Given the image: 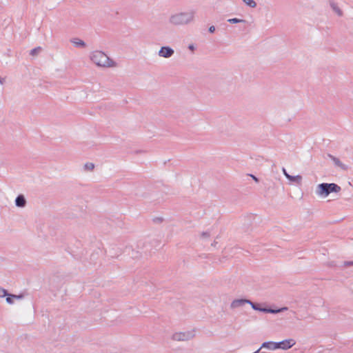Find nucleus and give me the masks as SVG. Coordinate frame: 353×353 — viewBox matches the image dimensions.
<instances>
[{
    "mask_svg": "<svg viewBox=\"0 0 353 353\" xmlns=\"http://www.w3.org/2000/svg\"><path fill=\"white\" fill-rule=\"evenodd\" d=\"M195 13L193 10L174 13L170 17L169 23L176 26L188 25L194 21Z\"/></svg>",
    "mask_w": 353,
    "mask_h": 353,
    "instance_id": "f257e3e1",
    "label": "nucleus"
},
{
    "mask_svg": "<svg viewBox=\"0 0 353 353\" xmlns=\"http://www.w3.org/2000/svg\"><path fill=\"white\" fill-rule=\"evenodd\" d=\"M90 59L97 66L109 68L114 66L115 63L110 59L103 52L96 50L91 53Z\"/></svg>",
    "mask_w": 353,
    "mask_h": 353,
    "instance_id": "f03ea898",
    "label": "nucleus"
},
{
    "mask_svg": "<svg viewBox=\"0 0 353 353\" xmlns=\"http://www.w3.org/2000/svg\"><path fill=\"white\" fill-rule=\"evenodd\" d=\"M295 344L294 339H285L279 342L266 341L262 343L261 350L266 348L270 350H274L277 349L288 350Z\"/></svg>",
    "mask_w": 353,
    "mask_h": 353,
    "instance_id": "7ed1b4c3",
    "label": "nucleus"
},
{
    "mask_svg": "<svg viewBox=\"0 0 353 353\" xmlns=\"http://www.w3.org/2000/svg\"><path fill=\"white\" fill-rule=\"evenodd\" d=\"M341 190V187L336 183H322L317 185L316 193V194H318L321 196L326 197L330 193H332V192L337 193V192H340Z\"/></svg>",
    "mask_w": 353,
    "mask_h": 353,
    "instance_id": "20e7f679",
    "label": "nucleus"
},
{
    "mask_svg": "<svg viewBox=\"0 0 353 353\" xmlns=\"http://www.w3.org/2000/svg\"><path fill=\"white\" fill-rule=\"evenodd\" d=\"M194 334L192 332H178L175 333L172 336V339L174 341H188L194 337Z\"/></svg>",
    "mask_w": 353,
    "mask_h": 353,
    "instance_id": "39448f33",
    "label": "nucleus"
},
{
    "mask_svg": "<svg viewBox=\"0 0 353 353\" xmlns=\"http://www.w3.org/2000/svg\"><path fill=\"white\" fill-rule=\"evenodd\" d=\"M174 53V50L170 46H162L159 51V56L163 58H170Z\"/></svg>",
    "mask_w": 353,
    "mask_h": 353,
    "instance_id": "423d86ee",
    "label": "nucleus"
},
{
    "mask_svg": "<svg viewBox=\"0 0 353 353\" xmlns=\"http://www.w3.org/2000/svg\"><path fill=\"white\" fill-rule=\"evenodd\" d=\"M250 300L246 299H234L230 305L231 308H236L243 306L245 303H249Z\"/></svg>",
    "mask_w": 353,
    "mask_h": 353,
    "instance_id": "0eeeda50",
    "label": "nucleus"
},
{
    "mask_svg": "<svg viewBox=\"0 0 353 353\" xmlns=\"http://www.w3.org/2000/svg\"><path fill=\"white\" fill-rule=\"evenodd\" d=\"M327 157H328L330 159H332V160L333 161V162L334 163V164H335L336 166H338V167L341 168L342 170H347L348 167H347L346 165L343 164V163L339 160V159H338V158L335 157L334 156H333V155H332V154H327Z\"/></svg>",
    "mask_w": 353,
    "mask_h": 353,
    "instance_id": "6e6552de",
    "label": "nucleus"
},
{
    "mask_svg": "<svg viewBox=\"0 0 353 353\" xmlns=\"http://www.w3.org/2000/svg\"><path fill=\"white\" fill-rule=\"evenodd\" d=\"M15 205L19 208H24L26 205V200L23 194H19L15 199Z\"/></svg>",
    "mask_w": 353,
    "mask_h": 353,
    "instance_id": "1a4fd4ad",
    "label": "nucleus"
},
{
    "mask_svg": "<svg viewBox=\"0 0 353 353\" xmlns=\"http://www.w3.org/2000/svg\"><path fill=\"white\" fill-rule=\"evenodd\" d=\"M70 42L74 44V46L77 48H85L86 47V43L83 41L78 38H73L70 40Z\"/></svg>",
    "mask_w": 353,
    "mask_h": 353,
    "instance_id": "9d476101",
    "label": "nucleus"
},
{
    "mask_svg": "<svg viewBox=\"0 0 353 353\" xmlns=\"http://www.w3.org/2000/svg\"><path fill=\"white\" fill-rule=\"evenodd\" d=\"M330 6L332 10L337 14L338 16L341 17L343 15V11L339 8L337 3L333 1H330Z\"/></svg>",
    "mask_w": 353,
    "mask_h": 353,
    "instance_id": "9b49d317",
    "label": "nucleus"
},
{
    "mask_svg": "<svg viewBox=\"0 0 353 353\" xmlns=\"http://www.w3.org/2000/svg\"><path fill=\"white\" fill-rule=\"evenodd\" d=\"M287 179L288 180H290V181L295 182L298 184H300L302 181V176L301 175L292 176L290 174V175L287 176Z\"/></svg>",
    "mask_w": 353,
    "mask_h": 353,
    "instance_id": "f8f14e48",
    "label": "nucleus"
},
{
    "mask_svg": "<svg viewBox=\"0 0 353 353\" xmlns=\"http://www.w3.org/2000/svg\"><path fill=\"white\" fill-rule=\"evenodd\" d=\"M288 308L287 307H281V308H278V309H272V308L270 307V311L271 312H270V314L281 313L282 312L288 310Z\"/></svg>",
    "mask_w": 353,
    "mask_h": 353,
    "instance_id": "ddd939ff",
    "label": "nucleus"
},
{
    "mask_svg": "<svg viewBox=\"0 0 353 353\" xmlns=\"http://www.w3.org/2000/svg\"><path fill=\"white\" fill-rule=\"evenodd\" d=\"M228 22L230 23H245L246 21L244 19H241L238 18H231L228 19Z\"/></svg>",
    "mask_w": 353,
    "mask_h": 353,
    "instance_id": "4468645a",
    "label": "nucleus"
},
{
    "mask_svg": "<svg viewBox=\"0 0 353 353\" xmlns=\"http://www.w3.org/2000/svg\"><path fill=\"white\" fill-rule=\"evenodd\" d=\"M248 6L254 8L256 7V3L254 0H242Z\"/></svg>",
    "mask_w": 353,
    "mask_h": 353,
    "instance_id": "2eb2a0df",
    "label": "nucleus"
},
{
    "mask_svg": "<svg viewBox=\"0 0 353 353\" xmlns=\"http://www.w3.org/2000/svg\"><path fill=\"white\" fill-rule=\"evenodd\" d=\"M41 50L42 48L41 47L34 48L30 50V54L31 56H36L41 51Z\"/></svg>",
    "mask_w": 353,
    "mask_h": 353,
    "instance_id": "dca6fc26",
    "label": "nucleus"
},
{
    "mask_svg": "<svg viewBox=\"0 0 353 353\" xmlns=\"http://www.w3.org/2000/svg\"><path fill=\"white\" fill-rule=\"evenodd\" d=\"M13 296V294H10L8 292V295H6L5 297H6V302L10 304V305H12L14 303V297Z\"/></svg>",
    "mask_w": 353,
    "mask_h": 353,
    "instance_id": "f3484780",
    "label": "nucleus"
},
{
    "mask_svg": "<svg viewBox=\"0 0 353 353\" xmlns=\"http://www.w3.org/2000/svg\"><path fill=\"white\" fill-rule=\"evenodd\" d=\"M248 304H250L251 305V307L253 310L260 312V309L261 307L260 305L255 303L251 301L250 300V303Z\"/></svg>",
    "mask_w": 353,
    "mask_h": 353,
    "instance_id": "a211bd4d",
    "label": "nucleus"
},
{
    "mask_svg": "<svg viewBox=\"0 0 353 353\" xmlns=\"http://www.w3.org/2000/svg\"><path fill=\"white\" fill-rule=\"evenodd\" d=\"M84 168L87 170H92L94 168V165L92 163H86L84 165Z\"/></svg>",
    "mask_w": 353,
    "mask_h": 353,
    "instance_id": "6ab92c4d",
    "label": "nucleus"
},
{
    "mask_svg": "<svg viewBox=\"0 0 353 353\" xmlns=\"http://www.w3.org/2000/svg\"><path fill=\"white\" fill-rule=\"evenodd\" d=\"M8 295V290L0 286V298H3Z\"/></svg>",
    "mask_w": 353,
    "mask_h": 353,
    "instance_id": "aec40b11",
    "label": "nucleus"
},
{
    "mask_svg": "<svg viewBox=\"0 0 353 353\" xmlns=\"http://www.w3.org/2000/svg\"><path fill=\"white\" fill-rule=\"evenodd\" d=\"M14 299L17 300H21L24 298L23 294H13Z\"/></svg>",
    "mask_w": 353,
    "mask_h": 353,
    "instance_id": "412c9836",
    "label": "nucleus"
},
{
    "mask_svg": "<svg viewBox=\"0 0 353 353\" xmlns=\"http://www.w3.org/2000/svg\"><path fill=\"white\" fill-rule=\"evenodd\" d=\"M260 312H264V313H270V307H261Z\"/></svg>",
    "mask_w": 353,
    "mask_h": 353,
    "instance_id": "4be33fe9",
    "label": "nucleus"
},
{
    "mask_svg": "<svg viewBox=\"0 0 353 353\" xmlns=\"http://www.w3.org/2000/svg\"><path fill=\"white\" fill-rule=\"evenodd\" d=\"M201 236L202 238H208L210 237V234L209 232H203Z\"/></svg>",
    "mask_w": 353,
    "mask_h": 353,
    "instance_id": "5701e85b",
    "label": "nucleus"
},
{
    "mask_svg": "<svg viewBox=\"0 0 353 353\" xmlns=\"http://www.w3.org/2000/svg\"><path fill=\"white\" fill-rule=\"evenodd\" d=\"M249 176H251V177H252V179L255 182H256V183H259V178H257L255 175L250 174H249Z\"/></svg>",
    "mask_w": 353,
    "mask_h": 353,
    "instance_id": "b1692460",
    "label": "nucleus"
},
{
    "mask_svg": "<svg viewBox=\"0 0 353 353\" xmlns=\"http://www.w3.org/2000/svg\"><path fill=\"white\" fill-rule=\"evenodd\" d=\"M154 223H161L163 221V219L161 217H156L153 219Z\"/></svg>",
    "mask_w": 353,
    "mask_h": 353,
    "instance_id": "393cba45",
    "label": "nucleus"
},
{
    "mask_svg": "<svg viewBox=\"0 0 353 353\" xmlns=\"http://www.w3.org/2000/svg\"><path fill=\"white\" fill-rule=\"evenodd\" d=\"M215 30H216V29H215V27H214V26H210V27H209V28H208V31H209V32H210V33H214V32H215Z\"/></svg>",
    "mask_w": 353,
    "mask_h": 353,
    "instance_id": "a878e982",
    "label": "nucleus"
},
{
    "mask_svg": "<svg viewBox=\"0 0 353 353\" xmlns=\"http://www.w3.org/2000/svg\"><path fill=\"white\" fill-rule=\"evenodd\" d=\"M344 265L345 266H352L353 265V261H345Z\"/></svg>",
    "mask_w": 353,
    "mask_h": 353,
    "instance_id": "bb28decb",
    "label": "nucleus"
},
{
    "mask_svg": "<svg viewBox=\"0 0 353 353\" xmlns=\"http://www.w3.org/2000/svg\"><path fill=\"white\" fill-rule=\"evenodd\" d=\"M282 172H283V173L284 176H285L286 178H287V176L290 175V174L287 172V171H286V170H285V168H282Z\"/></svg>",
    "mask_w": 353,
    "mask_h": 353,
    "instance_id": "cd10ccee",
    "label": "nucleus"
},
{
    "mask_svg": "<svg viewBox=\"0 0 353 353\" xmlns=\"http://www.w3.org/2000/svg\"><path fill=\"white\" fill-rule=\"evenodd\" d=\"M188 49L193 51L194 50V46L192 44L188 46Z\"/></svg>",
    "mask_w": 353,
    "mask_h": 353,
    "instance_id": "c85d7f7f",
    "label": "nucleus"
},
{
    "mask_svg": "<svg viewBox=\"0 0 353 353\" xmlns=\"http://www.w3.org/2000/svg\"><path fill=\"white\" fill-rule=\"evenodd\" d=\"M217 242L216 241H214L212 243V246H216Z\"/></svg>",
    "mask_w": 353,
    "mask_h": 353,
    "instance_id": "c756f323",
    "label": "nucleus"
},
{
    "mask_svg": "<svg viewBox=\"0 0 353 353\" xmlns=\"http://www.w3.org/2000/svg\"><path fill=\"white\" fill-rule=\"evenodd\" d=\"M3 81H4V80H3V79H1V78H0V83H1V84H3Z\"/></svg>",
    "mask_w": 353,
    "mask_h": 353,
    "instance_id": "7c9ffc66",
    "label": "nucleus"
}]
</instances>
